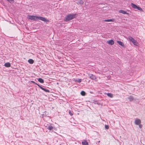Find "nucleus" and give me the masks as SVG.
<instances>
[{"label":"nucleus","instance_id":"nucleus-12","mask_svg":"<svg viewBox=\"0 0 145 145\" xmlns=\"http://www.w3.org/2000/svg\"><path fill=\"white\" fill-rule=\"evenodd\" d=\"M117 42L121 46H124V44L121 41H117Z\"/></svg>","mask_w":145,"mask_h":145},{"label":"nucleus","instance_id":"nucleus-23","mask_svg":"<svg viewBox=\"0 0 145 145\" xmlns=\"http://www.w3.org/2000/svg\"><path fill=\"white\" fill-rule=\"evenodd\" d=\"M11 64H4V66L6 67H8L10 66Z\"/></svg>","mask_w":145,"mask_h":145},{"label":"nucleus","instance_id":"nucleus-17","mask_svg":"<svg viewBox=\"0 0 145 145\" xmlns=\"http://www.w3.org/2000/svg\"><path fill=\"white\" fill-rule=\"evenodd\" d=\"M128 39L130 40V41L131 42H132V41L134 40V39L131 36H129L128 38Z\"/></svg>","mask_w":145,"mask_h":145},{"label":"nucleus","instance_id":"nucleus-16","mask_svg":"<svg viewBox=\"0 0 145 145\" xmlns=\"http://www.w3.org/2000/svg\"><path fill=\"white\" fill-rule=\"evenodd\" d=\"M38 81L40 83H43L44 82V80L41 78H39L38 79Z\"/></svg>","mask_w":145,"mask_h":145},{"label":"nucleus","instance_id":"nucleus-24","mask_svg":"<svg viewBox=\"0 0 145 145\" xmlns=\"http://www.w3.org/2000/svg\"><path fill=\"white\" fill-rule=\"evenodd\" d=\"M69 113L71 116H72L73 115L72 111H71L70 110L69 111Z\"/></svg>","mask_w":145,"mask_h":145},{"label":"nucleus","instance_id":"nucleus-18","mask_svg":"<svg viewBox=\"0 0 145 145\" xmlns=\"http://www.w3.org/2000/svg\"><path fill=\"white\" fill-rule=\"evenodd\" d=\"M82 144L83 145H88V142L86 141H83L82 142Z\"/></svg>","mask_w":145,"mask_h":145},{"label":"nucleus","instance_id":"nucleus-2","mask_svg":"<svg viewBox=\"0 0 145 145\" xmlns=\"http://www.w3.org/2000/svg\"><path fill=\"white\" fill-rule=\"evenodd\" d=\"M28 19L29 20L34 21H36L38 20V16L34 15H28Z\"/></svg>","mask_w":145,"mask_h":145},{"label":"nucleus","instance_id":"nucleus-32","mask_svg":"<svg viewBox=\"0 0 145 145\" xmlns=\"http://www.w3.org/2000/svg\"><path fill=\"white\" fill-rule=\"evenodd\" d=\"M14 68V69H16V68Z\"/></svg>","mask_w":145,"mask_h":145},{"label":"nucleus","instance_id":"nucleus-26","mask_svg":"<svg viewBox=\"0 0 145 145\" xmlns=\"http://www.w3.org/2000/svg\"><path fill=\"white\" fill-rule=\"evenodd\" d=\"M137 9L138 10H140L141 11L142 10V8L141 7H139L138 6L137 7Z\"/></svg>","mask_w":145,"mask_h":145},{"label":"nucleus","instance_id":"nucleus-31","mask_svg":"<svg viewBox=\"0 0 145 145\" xmlns=\"http://www.w3.org/2000/svg\"><path fill=\"white\" fill-rule=\"evenodd\" d=\"M139 127H141V126H140H140H139Z\"/></svg>","mask_w":145,"mask_h":145},{"label":"nucleus","instance_id":"nucleus-30","mask_svg":"<svg viewBox=\"0 0 145 145\" xmlns=\"http://www.w3.org/2000/svg\"><path fill=\"white\" fill-rule=\"evenodd\" d=\"M7 63V64H8V63H8V62H7V63Z\"/></svg>","mask_w":145,"mask_h":145},{"label":"nucleus","instance_id":"nucleus-4","mask_svg":"<svg viewBox=\"0 0 145 145\" xmlns=\"http://www.w3.org/2000/svg\"><path fill=\"white\" fill-rule=\"evenodd\" d=\"M106 43L108 44L112 45L114 44V42L113 40L111 39L107 41Z\"/></svg>","mask_w":145,"mask_h":145},{"label":"nucleus","instance_id":"nucleus-20","mask_svg":"<svg viewBox=\"0 0 145 145\" xmlns=\"http://www.w3.org/2000/svg\"><path fill=\"white\" fill-rule=\"evenodd\" d=\"M107 95L108 97L111 98H112L113 97L112 94L110 93H108L107 94Z\"/></svg>","mask_w":145,"mask_h":145},{"label":"nucleus","instance_id":"nucleus-27","mask_svg":"<svg viewBox=\"0 0 145 145\" xmlns=\"http://www.w3.org/2000/svg\"><path fill=\"white\" fill-rule=\"evenodd\" d=\"M32 83L35 84L37 85L38 86V85H39L38 84L35 82L34 81H32L31 82Z\"/></svg>","mask_w":145,"mask_h":145},{"label":"nucleus","instance_id":"nucleus-13","mask_svg":"<svg viewBox=\"0 0 145 145\" xmlns=\"http://www.w3.org/2000/svg\"><path fill=\"white\" fill-rule=\"evenodd\" d=\"M131 5L133 8L135 9H137L138 7L136 5H135V4L133 3H131Z\"/></svg>","mask_w":145,"mask_h":145},{"label":"nucleus","instance_id":"nucleus-10","mask_svg":"<svg viewBox=\"0 0 145 145\" xmlns=\"http://www.w3.org/2000/svg\"><path fill=\"white\" fill-rule=\"evenodd\" d=\"M114 21V19H110L108 20H103V22H113Z\"/></svg>","mask_w":145,"mask_h":145},{"label":"nucleus","instance_id":"nucleus-9","mask_svg":"<svg viewBox=\"0 0 145 145\" xmlns=\"http://www.w3.org/2000/svg\"><path fill=\"white\" fill-rule=\"evenodd\" d=\"M54 127L51 125H49L47 128V129L49 130H53Z\"/></svg>","mask_w":145,"mask_h":145},{"label":"nucleus","instance_id":"nucleus-5","mask_svg":"<svg viewBox=\"0 0 145 145\" xmlns=\"http://www.w3.org/2000/svg\"><path fill=\"white\" fill-rule=\"evenodd\" d=\"M88 76L89 78L92 80H94L96 79V77L93 74H89Z\"/></svg>","mask_w":145,"mask_h":145},{"label":"nucleus","instance_id":"nucleus-25","mask_svg":"<svg viewBox=\"0 0 145 145\" xmlns=\"http://www.w3.org/2000/svg\"><path fill=\"white\" fill-rule=\"evenodd\" d=\"M10 3H13L14 2V0H7Z\"/></svg>","mask_w":145,"mask_h":145},{"label":"nucleus","instance_id":"nucleus-22","mask_svg":"<svg viewBox=\"0 0 145 145\" xmlns=\"http://www.w3.org/2000/svg\"><path fill=\"white\" fill-rule=\"evenodd\" d=\"M84 3V1L82 0H80L78 2V3L80 4L81 5H82Z\"/></svg>","mask_w":145,"mask_h":145},{"label":"nucleus","instance_id":"nucleus-7","mask_svg":"<svg viewBox=\"0 0 145 145\" xmlns=\"http://www.w3.org/2000/svg\"><path fill=\"white\" fill-rule=\"evenodd\" d=\"M141 123V120L139 119H137L135 120V123L136 124L138 125Z\"/></svg>","mask_w":145,"mask_h":145},{"label":"nucleus","instance_id":"nucleus-1","mask_svg":"<svg viewBox=\"0 0 145 145\" xmlns=\"http://www.w3.org/2000/svg\"><path fill=\"white\" fill-rule=\"evenodd\" d=\"M76 15V14H69L67 16L65 17L66 21H69L72 20L75 18Z\"/></svg>","mask_w":145,"mask_h":145},{"label":"nucleus","instance_id":"nucleus-33","mask_svg":"<svg viewBox=\"0 0 145 145\" xmlns=\"http://www.w3.org/2000/svg\"><path fill=\"white\" fill-rule=\"evenodd\" d=\"M59 145H61V144H60Z\"/></svg>","mask_w":145,"mask_h":145},{"label":"nucleus","instance_id":"nucleus-8","mask_svg":"<svg viewBox=\"0 0 145 145\" xmlns=\"http://www.w3.org/2000/svg\"><path fill=\"white\" fill-rule=\"evenodd\" d=\"M119 12L120 13H121L124 14H128L129 13L127 12H126L123 10H119Z\"/></svg>","mask_w":145,"mask_h":145},{"label":"nucleus","instance_id":"nucleus-28","mask_svg":"<svg viewBox=\"0 0 145 145\" xmlns=\"http://www.w3.org/2000/svg\"><path fill=\"white\" fill-rule=\"evenodd\" d=\"M105 127L106 129H108L109 128L108 126V125H105Z\"/></svg>","mask_w":145,"mask_h":145},{"label":"nucleus","instance_id":"nucleus-11","mask_svg":"<svg viewBox=\"0 0 145 145\" xmlns=\"http://www.w3.org/2000/svg\"><path fill=\"white\" fill-rule=\"evenodd\" d=\"M132 42L133 43V44L137 46L138 44V42L135 39Z\"/></svg>","mask_w":145,"mask_h":145},{"label":"nucleus","instance_id":"nucleus-19","mask_svg":"<svg viewBox=\"0 0 145 145\" xmlns=\"http://www.w3.org/2000/svg\"><path fill=\"white\" fill-rule=\"evenodd\" d=\"M28 62L29 63H33L34 61L32 59H30L28 60Z\"/></svg>","mask_w":145,"mask_h":145},{"label":"nucleus","instance_id":"nucleus-29","mask_svg":"<svg viewBox=\"0 0 145 145\" xmlns=\"http://www.w3.org/2000/svg\"><path fill=\"white\" fill-rule=\"evenodd\" d=\"M42 117H44V114H42Z\"/></svg>","mask_w":145,"mask_h":145},{"label":"nucleus","instance_id":"nucleus-3","mask_svg":"<svg viewBox=\"0 0 145 145\" xmlns=\"http://www.w3.org/2000/svg\"><path fill=\"white\" fill-rule=\"evenodd\" d=\"M38 20H40L42 21H43L46 22H49L48 20H47L45 18L41 16H38Z\"/></svg>","mask_w":145,"mask_h":145},{"label":"nucleus","instance_id":"nucleus-15","mask_svg":"<svg viewBox=\"0 0 145 145\" xmlns=\"http://www.w3.org/2000/svg\"><path fill=\"white\" fill-rule=\"evenodd\" d=\"M133 97L132 96L130 95L128 97V99L130 101H132L133 100Z\"/></svg>","mask_w":145,"mask_h":145},{"label":"nucleus","instance_id":"nucleus-6","mask_svg":"<svg viewBox=\"0 0 145 145\" xmlns=\"http://www.w3.org/2000/svg\"><path fill=\"white\" fill-rule=\"evenodd\" d=\"M38 86L42 90H44V91L46 92H49L50 91L48 89H45V88H44L42 87L41 86H40L39 85H38Z\"/></svg>","mask_w":145,"mask_h":145},{"label":"nucleus","instance_id":"nucleus-14","mask_svg":"<svg viewBox=\"0 0 145 145\" xmlns=\"http://www.w3.org/2000/svg\"><path fill=\"white\" fill-rule=\"evenodd\" d=\"M82 80V79H76L74 81L76 82H77L78 83H80L81 82Z\"/></svg>","mask_w":145,"mask_h":145},{"label":"nucleus","instance_id":"nucleus-21","mask_svg":"<svg viewBox=\"0 0 145 145\" xmlns=\"http://www.w3.org/2000/svg\"><path fill=\"white\" fill-rule=\"evenodd\" d=\"M80 94L82 96H85L86 93L84 91H82L81 92Z\"/></svg>","mask_w":145,"mask_h":145}]
</instances>
